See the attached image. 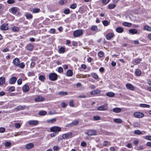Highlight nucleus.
<instances>
[{
  "label": "nucleus",
  "mask_w": 151,
  "mask_h": 151,
  "mask_svg": "<svg viewBox=\"0 0 151 151\" xmlns=\"http://www.w3.org/2000/svg\"><path fill=\"white\" fill-rule=\"evenodd\" d=\"M49 79L52 81H56L58 78V75L55 73H51L49 75Z\"/></svg>",
  "instance_id": "1"
},
{
  "label": "nucleus",
  "mask_w": 151,
  "mask_h": 151,
  "mask_svg": "<svg viewBox=\"0 0 151 151\" xmlns=\"http://www.w3.org/2000/svg\"><path fill=\"white\" fill-rule=\"evenodd\" d=\"M83 33V32L82 30H77L74 32L73 35L75 37H78L82 35Z\"/></svg>",
  "instance_id": "2"
},
{
  "label": "nucleus",
  "mask_w": 151,
  "mask_h": 151,
  "mask_svg": "<svg viewBox=\"0 0 151 151\" xmlns=\"http://www.w3.org/2000/svg\"><path fill=\"white\" fill-rule=\"evenodd\" d=\"M73 133L71 132H68L67 133L64 134L62 135V138L63 139H67L69 138H71L73 137Z\"/></svg>",
  "instance_id": "3"
},
{
  "label": "nucleus",
  "mask_w": 151,
  "mask_h": 151,
  "mask_svg": "<svg viewBox=\"0 0 151 151\" xmlns=\"http://www.w3.org/2000/svg\"><path fill=\"white\" fill-rule=\"evenodd\" d=\"M96 130L89 129L88 131L85 133L88 136L95 135L96 134Z\"/></svg>",
  "instance_id": "4"
},
{
  "label": "nucleus",
  "mask_w": 151,
  "mask_h": 151,
  "mask_svg": "<svg viewBox=\"0 0 151 151\" xmlns=\"http://www.w3.org/2000/svg\"><path fill=\"white\" fill-rule=\"evenodd\" d=\"M61 130V128L57 126H54L50 129V130L51 132H58L60 131Z\"/></svg>",
  "instance_id": "5"
},
{
  "label": "nucleus",
  "mask_w": 151,
  "mask_h": 151,
  "mask_svg": "<svg viewBox=\"0 0 151 151\" xmlns=\"http://www.w3.org/2000/svg\"><path fill=\"white\" fill-rule=\"evenodd\" d=\"M79 123V121L78 120H75L71 123L69 124H67L66 126L68 127H72L73 126H76Z\"/></svg>",
  "instance_id": "6"
},
{
  "label": "nucleus",
  "mask_w": 151,
  "mask_h": 151,
  "mask_svg": "<svg viewBox=\"0 0 151 151\" xmlns=\"http://www.w3.org/2000/svg\"><path fill=\"white\" fill-rule=\"evenodd\" d=\"M134 116L136 118H141L143 117L144 115L142 113L139 112H137L134 113Z\"/></svg>",
  "instance_id": "7"
},
{
  "label": "nucleus",
  "mask_w": 151,
  "mask_h": 151,
  "mask_svg": "<svg viewBox=\"0 0 151 151\" xmlns=\"http://www.w3.org/2000/svg\"><path fill=\"white\" fill-rule=\"evenodd\" d=\"M20 62V61L19 59L17 58H15L14 59L12 62L13 65L15 67H18Z\"/></svg>",
  "instance_id": "8"
},
{
  "label": "nucleus",
  "mask_w": 151,
  "mask_h": 151,
  "mask_svg": "<svg viewBox=\"0 0 151 151\" xmlns=\"http://www.w3.org/2000/svg\"><path fill=\"white\" fill-rule=\"evenodd\" d=\"M126 86L127 89L132 91H134L135 89V87L133 86L130 83L126 84Z\"/></svg>",
  "instance_id": "9"
},
{
  "label": "nucleus",
  "mask_w": 151,
  "mask_h": 151,
  "mask_svg": "<svg viewBox=\"0 0 151 151\" xmlns=\"http://www.w3.org/2000/svg\"><path fill=\"white\" fill-rule=\"evenodd\" d=\"M18 9V8L16 7H14L9 9V11L11 12L13 14H15Z\"/></svg>",
  "instance_id": "10"
},
{
  "label": "nucleus",
  "mask_w": 151,
  "mask_h": 151,
  "mask_svg": "<svg viewBox=\"0 0 151 151\" xmlns=\"http://www.w3.org/2000/svg\"><path fill=\"white\" fill-rule=\"evenodd\" d=\"M45 98L41 96H36L34 99L35 101L39 102L42 101L44 100Z\"/></svg>",
  "instance_id": "11"
},
{
  "label": "nucleus",
  "mask_w": 151,
  "mask_h": 151,
  "mask_svg": "<svg viewBox=\"0 0 151 151\" xmlns=\"http://www.w3.org/2000/svg\"><path fill=\"white\" fill-rule=\"evenodd\" d=\"M108 109L107 106H101L97 108V109L99 111H105Z\"/></svg>",
  "instance_id": "12"
},
{
  "label": "nucleus",
  "mask_w": 151,
  "mask_h": 151,
  "mask_svg": "<svg viewBox=\"0 0 151 151\" xmlns=\"http://www.w3.org/2000/svg\"><path fill=\"white\" fill-rule=\"evenodd\" d=\"M17 78L15 77H12L9 80V82L10 84H14L16 82Z\"/></svg>",
  "instance_id": "13"
},
{
  "label": "nucleus",
  "mask_w": 151,
  "mask_h": 151,
  "mask_svg": "<svg viewBox=\"0 0 151 151\" xmlns=\"http://www.w3.org/2000/svg\"><path fill=\"white\" fill-rule=\"evenodd\" d=\"M8 24L6 23L3 24L1 27V29L2 30H7L8 29Z\"/></svg>",
  "instance_id": "14"
},
{
  "label": "nucleus",
  "mask_w": 151,
  "mask_h": 151,
  "mask_svg": "<svg viewBox=\"0 0 151 151\" xmlns=\"http://www.w3.org/2000/svg\"><path fill=\"white\" fill-rule=\"evenodd\" d=\"M29 86L27 85H25L22 87V90L24 92H27L29 90Z\"/></svg>",
  "instance_id": "15"
},
{
  "label": "nucleus",
  "mask_w": 151,
  "mask_h": 151,
  "mask_svg": "<svg viewBox=\"0 0 151 151\" xmlns=\"http://www.w3.org/2000/svg\"><path fill=\"white\" fill-rule=\"evenodd\" d=\"M114 35V34L113 33H108L106 35V38L107 40H109L113 37Z\"/></svg>",
  "instance_id": "16"
},
{
  "label": "nucleus",
  "mask_w": 151,
  "mask_h": 151,
  "mask_svg": "<svg viewBox=\"0 0 151 151\" xmlns=\"http://www.w3.org/2000/svg\"><path fill=\"white\" fill-rule=\"evenodd\" d=\"M38 123V122L37 120H31L29 121L28 124L30 125H36Z\"/></svg>",
  "instance_id": "17"
},
{
  "label": "nucleus",
  "mask_w": 151,
  "mask_h": 151,
  "mask_svg": "<svg viewBox=\"0 0 151 151\" xmlns=\"http://www.w3.org/2000/svg\"><path fill=\"white\" fill-rule=\"evenodd\" d=\"M129 32L132 34H137L138 33V30L135 29H131L129 30Z\"/></svg>",
  "instance_id": "18"
},
{
  "label": "nucleus",
  "mask_w": 151,
  "mask_h": 151,
  "mask_svg": "<svg viewBox=\"0 0 151 151\" xmlns=\"http://www.w3.org/2000/svg\"><path fill=\"white\" fill-rule=\"evenodd\" d=\"M34 146V144L32 143L27 144L26 145V148L27 149H29L32 148Z\"/></svg>",
  "instance_id": "19"
},
{
  "label": "nucleus",
  "mask_w": 151,
  "mask_h": 151,
  "mask_svg": "<svg viewBox=\"0 0 151 151\" xmlns=\"http://www.w3.org/2000/svg\"><path fill=\"white\" fill-rule=\"evenodd\" d=\"M25 107V106H19L15 108V109L16 110V111H19L23 110L24 109Z\"/></svg>",
  "instance_id": "20"
},
{
  "label": "nucleus",
  "mask_w": 151,
  "mask_h": 151,
  "mask_svg": "<svg viewBox=\"0 0 151 151\" xmlns=\"http://www.w3.org/2000/svg\"><path fill=\"white\" fill-rule=\"evenodd\" d=\"M116 30L118 33H121L124 31V29L123 28L121 27H117L116 29Z\"/></svg>",
  "instance_id": "21"
},
{
  "label": "nucleus",
  "mask_w": 151,
  "mask_h": 151,
  "mask_svg": "<svg viewBox=\"0 0 151 151\" xmlns=\"http://www.w3.org/2000/svg\"><path fill=\"white\" fill-rule=\"evenodd\" d=\"M113 111L116 113H119L121 111V109L120 108L118 107H116L113 109Z\"/></svg>",
  "instance_id": "22"
},
{
  "label": "nucleus",
  "mask_w": 151,
  "mask_h": 151,
  "mask_svg": "<svg viewBox=\"0 0 151 151\" xmlns=\"http://www.w3.org/2000/svg\"><path fill=\"white\" fill-rule=\"evenodd\" d=\"M26 47L28 50L31 51L33 49V46L32 44H28L27 45Z\"/></svg>",
  "instance_id": "23"
},
{
  "label": "nucleus",
  "mask_w": 151,
  "mask_h": 151,
  "mask_svg": "<svg viewBox=\"0 0 151 151\" xmlns=\"http://www.w3.org/2000/svg\"><path fill=\"white\" fill-rule=\"evenodd\" d=\"M114 121L115 123L119 124L121 123L122 122H123L122 120L121 119L119 118H116L114 119Z\"/></svg>",
  "instance_id": "24"
},
{
  "label": "nucleus",
  "mask_w": 151,
  "mask_h": 151,
  "mask_svg": "<svg viewBox=\"0 0 151 151\" xmlns=\"http://www.w3.org/2000/svg\"><path fill=\"white\" fill-rule=\"evenodd\" d=\"M56 119L55 118L48 120L47 121V122L48 123H53L56 121Z\"/></svg>",
  "instance_id": "25"
},
{
  "label": "nucleus",
  "mask_w": 151,
  "mask_h": 151,
  "mask_svg": "<svg viewBox=\"0 0 151 151\" xmlns=\"http://www.w3.org/2000/svg\"><path fill=\"white\" fill-rule=\"evenodd\" d=\"M141 61V59L139 58L136 59L134 60H133V63L134 64H137L139 63L140 61Z\"/></svg>",
  "instance_id": "26"
},
{
  "label": "nucleus",
  "mask_w": 151,
  "mask_h": 151,
  "mask_svg": "<svg viewBox=\"0 0 151 151\" xmlns=\"http://www.w3.org/2000/svg\"><path fill=\"white\" fill-rule=\"evenodd\" d=\"M5 78L4 77L0 78V85H2L5 83Z\"/></svg>",
  "instance_id": "27"
},
{
  "label": "nucleus",
  "mask_w": 151,
  "mask_h": 151,
  "mask_svg": "<svg viewBox=\"0 0 151 151\" xmlns=\"http://www.w3.org/2000/svg\"><path fill=\"white\" fill-rule=\"evenodd\" d=\"M144 29L148 31H151V27L148 25H145L144 27Z\"/></svg>",
  "instance_id": "28"
},
{
  "label": "nucleus",
  "mask_w": 151,
  "mask_h": 151,
  "mask_svg": "<svg viewBox=\"0 0 151 151\" xmlns=\"http://www.w3.org/2000/svg\"><path fill=\"white\" fill-rule=\"evenodd\" d=\"M106 95L107 96L111 97H114L115 95L114 93L112 92H108Z\"/></svg>",
  "instance_id": "29"
},
{
  "label": "nucleus",
  "mask_w": 151,
  "mask_h": 151,
  "mask_svg": "<svg viewBox=\"0 0 151 151\" xmlns=\"http://www.w3.org/2000/svg\"><path fill=\"white\" fill-rule=\"evenodd\" d=\"M139 106L141 107H146L149 108L150 107V106L149 105L147 104H140L139 105Z\"/></svg>",
  "instance_id": "30"
},
{
  "label": "nucleus",
  "mask_w": 151,
  "mask_h": 151,
  "mask_svg": "<svg viewBox=\"0 0 151 151\" xmlns=\"http://www.w3.org/2000/svg\"><path fill=\"white\" fill-rule=\"evenodd\" d=\"M122 24L126 27H129L131 26V24L127 22H124L122 23Z\"/></svg>",
  "instance_id": "31"
},
{
  "label": "nucleus",
  "mask_w": 151,
  "mask_h": 151,
  "mask_svg": "<svg viewBox=\"0 0 151 151\" xmlns=\"http://www.w3.org/2000/svg\"><path fill=\"white\" fill-rule=\"evenodd\" d=\"M73 75V71L70 70H68L67 72V75L68 76H72Z\"/></svg>",
  "instance_id": "32"
},
{
  "label": "nucleus",
  "mask_w": 151,
  "mask_h": 151,
  "mask_svg": "<svg viewBox=\"0 0 151 151\" xmlns=\"http://www.w3.org/2000/svg\"><path fill=\"white\" fill-rule=\"evenodd\" d=\"M58 94L60 96H64L67 95L68 93L64 91H60L58 93Z\"/></svg>",
  "instance_id": "33"
},
{
  "label": "nucleus",
  "mask_w": 151,
  "mask_h": 151,
  "mask_svg": "<svg viewBox=\"0 0 151 151\" xmlns=\"http://www.w3.org/2000/svg\"><path fill=\"white\" fill-rule=\"evenodd\" d=\"M65 48L61 47L59 50V51L60 53H63L65 52Z\"/></svg>",
  "instance_id": "34"
},
{
  "label": "nucleus",
  "mask_w": 151,
  "mask_h": 151,
  "mask_svg": "<svg viewBox=\"0 0 151 151\" xmlns=\"http://www.w3.org/2000/svg\"><path fill=\"white\" fill-rule=\"evenodd\" d=\"M25 66V65L24 63L23 62H22L21 63H19V66L18 67H19V68H21L23 69V68Z\"/></svg>",
  "instance_id": "35"
},
{
  "label": "nucleus",
  "mask_w": 151,
  "mask_h": 151,
  "mask_svg": "<svg viewBox=\"0 0 151 151\" xmlns=\"http://www.w3.org/2000/svg\"><path fill=\"white\" fill-rule=\"evenodd\" d=\"M135 73L136 76H139L141 74V72L139 69H137L136 70Z\"/></svg>",
  "instance_id": "36"
},
{
  "label": "nucleus",
  "mask_w": 151,
  "mask_h": 151,
  "mask_svg": "<svg viewBox=\"0 0 151 151\" xmlns=\"http://www.w3.org/2000/svg\"><path fill=\"white\" fill-rule=\"evenodd\" d=\"M91 29L93 31H96L98 29V27L96 26H92L91 28Z\"/></svg>",
  "instance_id": "37"
},
{
  "label": "nucleus",
  "mask_w": 151,
  "mask_h": 151,
  "mask_svg": "<svg viewBox=\"0 0 151 151\" xmlns=\"http://www.w3.org/2000/svg\"><path fill=\"white\" fill-rule=\"evenodd\" d=\"M47 113L46 111H42L39 112V114L40 116H44Z\"/></svg>",
  "instance_id": "38"
},
{
  "label": "nucleus",
  "mask_w": 151,
  "mask_h": 151,
  "mask_svg": "<svg viewBox=\"0 0 151 151\" xmlns=\"http://www.w3.org/2000/svg\"><path fill=\"white\" fill-rule=\"evenodd\" d=\"M136 150H142L144 149V148L143 146H139L135 148Z\"/></svg>",
  "instance_id": "39"
},
{
  "label": "nucleus",
  "mask_w": 151,
  "mask_h": 151,
  "mask_svg": "<svg viewBox=\"0 0 151 151\" xmlns=\"http://www.w3.org/2000/svg\"><path fill=\"white\" fill-rule=\"evenodd\" d=\"M39 79L41 81H44L45 79V78L44 76L40 75L39 77Z\"/></svg>",
  "instance_id": "40"
},
{
  "label": "nucleus",
  "mask_w": 151,
  "mask_h": 151,
  "mask_svg": "<svg viewBox=\"0 0 151 151\" xmlns=\"http://www.w3.org/2000/svg\"><path fill=\"white\" fill-rule=\"evenodd\" d=\"M133 126L135 127H139L140 124L139 122H135L133 123Z\"/></svg>",
  "instance_id": "41"
},
{
  "label": "nucleus",
  "mask_w": 151,
  "mask_h": 151,
  "mask_svg": "<svg viewBox=\"0 0 151 151\" xmlns=\"http://www.w3.org/2000/svg\"><path fill=\"white\" fill-rule=\"evenodd\" d=\"M108 6L109 9H111L114 8L116 7V5L114 4H111Z\"/></svg>",
  "instance_id": "42"
},
{
  "label": "nucleus",
  "mask_w": 151,
  "mask_h": 151,
  "mask_svg": "<svg viewBox=\"0 0 151 151\" xmlns=\"http://www.w3.org/2000/svg\"><path fill=\"white\" fill-rule=\"evenodd\" d=\"M134 134L137 135H140L142 134V132L139 130H137L134 131Z\"/></svg>",
  "instance_id": "43"
},
{
  "label": "nucleus",
  "mask_w": 151,
  "mask_h": 151,
  "mask_svg": "<svg viewBox=\"0 0 151 151\" xmlns=\"http://www.w3.org/2000/svg\"><path fill=\"white\" fill-rule=\"evenodd\" d=\"M103 24L105 26H107L109 24V22L107 20H104L103 21Z\"/></svg>",
  "instance_id": "44"
},
{
  "label": "nucleus",
  "mask_w": 151,
  "mask_h": 151,
  "mask_svg": "<svg viewBox=\"0 0 151 151\" xmlns=\"http://www.w3.org/2000/svg\"><path fill=\"white\" fill-rule=\"evenodd\" d=\"M91 75L92 77L95 79H97L98 78V76L95 73H93Z\"/></svg>",
  "instance_id": "45"
},
{
  "label": "nucleus",
  "mask_w": 151,
  "mask_h": 151,
  "mask_svg": "<svg viewBox=\"0 0 151 151\" xmlns=\"http://www.w3.org/2000/svg\"><path fill=\"white\" fill-rule=\"evenodd\" d=\"M40 11V9L39 8H35L32 11V12L33 13H37L39 12Z\"/></svg>",
  "instance_id": "46"
},
{
  "label": "nucleus",
  "mask_w": 151,
  "mask_h": 151,
  "mask_svg": "<svg viewBox=\"0 0 151 151\" xmlns=\"http://www.w3.org/2000/svg\"><path fill=\"white\" fill-rule=\"evenodd\" d=\"M77 6L76 4H74L72 5H71L70 6V8L72 9H76Z\"/></svg>",
  "instance_id": "47"
},
{
  "label": "nucleus",
  "mask_w": 151,
  "mask_h": 151,
  "mask_svg": "<svg viewBox=\"0 0 151 151\" xmlns=\"http://www.w3.org/2000/svg\"><path fill=\"white\" fill-rule=\"evenodd\" d=\"M26 17L27 19H31L32 18V15L30 13L27 14Z\"/></svg>",
  "instance_id": "48"
},
{
  "label": "nucleus",
  "mask_w": 151,
  "mask_h": 151,
  "mask_svg": "<svg viewBox=\"0 0 151 151\" xmlns=\"http://www.w3.org/2000/svg\"><path fill=\"white\" fill-rule=\"evenodd\" d=\"M11 143L10 142H7L5 143V146L6 147H10L11 146Z\"/></svg>",
  "instance_id": "49"
},
{
  "label": "nucleus",
  "mask_w": 151,
  "mask_h": 151,
  "mask_svg": "<svg viewBox=\"0 0 151 151\" xmlns=\"http://www.w3.org/2000/svg\"><path fill=\"white\" fill-rule=\"evenodd\" d=\"M104 52L102 51H100L98 53V56L99 57H102L104 56Z\"/></svg>",
  "instance_id": "50"
},
{
  "label": "nucleus",
  "mask_w": 151,
  "mask_h": 151,
  "mask_svg": "<svg viewBox=\"0 0 151 151\" xmlns=\"http://www.w3.org/2000/svg\"><path fill=\"white\" fill-rule=\"evenodd\" d=\"M15 2V0H8L7 3L9 4H13Z\"/></svg>",
  "instance_id": "51"
},
{
  "label": "nucleus",
  "mask_w": 151,
  "mask_h": 151,
  "mask_svg": "<svg viewBox=\"0 0 151 151\" xmlns=\"http://www.w3.org/2000/svg\"><path fill=\"white\" fill-rule=\"evenodd\" d=\"M15 90V87L14 86H11L8 89V91L9 92L13 91Z\"/></svg>",
  "instance_id": "52"
},
{
  "label": "nucleus",
  "mask_w": 151,
  "mask_h": 151,
  "mask_svg": "<svg viewBox=\"0 0 151 151\" xmlns=\"http://www.w3.org/2000/svg\"><path fill=\"white\" fill-rule=\"evenodd\" d=\"M69 105L70 107H74V104L73 103V100L70 101L69 102Z\"/></svg>",
  "instance_id": "53"
},
{
  "label": "nucleus",
  "mask_w": 151,
  "mask_h": 151,
  "mask_svg": "<svg viewBox=\"0 0 151 151\" xmlns=\"http://www.w3.org/2000/svg\"><path fill=\"white\" fill-rule=\"evenodd\" d=\"M19 28L17 27H14L12 28V30L14 31H18L19 30Z\"/></svg>",
  "instance_id": "54"
},
{
  "label": "nucleus",
  "mask_w": 151,
  "mask_h": 151,
  "mask_svg": "<svg viewBox=\"0 0 151 151\" xmlns=\"http://www.w3.org/2000/svg\"><path fill=\"white\" fill-rule=\"evenodd\" d=\"M93 119L95 120H98L100 119V117L99 116H93Z\"/></svg>",
  "instance_id": "55"
},
{
  "label": "nucleus",
  "mask_w": 151,
  "mask_h": 151,
  "mask_svg": "<svg viewBox=\"0 0 151 151\" xmlns=\"http://www.w3.org/2000/svg\"><path fill=\"white\" fill-rule=\"evenodd\" d=\"M70 12V10L69 9H66L64 10V13L65 14H68Z\"/></svg>",
  "instance_id": "56"
},
{
  "label": "nucleus",
  "mask_w": 151,
  "mask_h": 151,
  "mask_svg": "<svg viewBox=\"0 0 151 151\" xmlns=\"http://www.w3.org/2000/svg\"><path fill=\"white\" fill-rule=\"evenodd\" d=\"M34 72L33 71L29 72L28 73V75L29 76H32L35 75Z\"/></svg>",
  "instance_id": "57"
},
{
  "label": "nucleus",
  "mask_w": 151,
  "mask_h": 151,
  "mask_svg": "<svg viewBox=\"0 0 151 151\" xmlns=\"http://www.w3.org/2000/svg\"><path fill=\"white\" fill-rule=\"evenodd\" d=\"M21 126L20 124L19 123H17L15 124V127L17 128H19Z\"/></svg>",
  "instance_id": "58"
},
{
  "label": "nucleus",
  "mask_w": 151,
  "mask_h": 151,
  "mask_svg": "<svg viewBox=\"0 0 151 151\" xmlns=\"http://www.w3.org/2000/svg\"><path fill=\"white\" fill-rule=\"evenodd\" d=\"M67 104H66L65 102H62L61 103L62 107L63 108H65L66 107V106L67 105Z\"/></svg>",
  "instance_id": "59"
},
{
  "label": "nucleus",
  "mask_w": 151,
  "mask_h": 151,
  "mask_svg": "<svg viewBox=\"0 0 151 151\" xmlns=\"http://www.w3.org/2000/svg\"><path fill=\"white\" fill-rule=\"evenodd\" d=\"M53 149L54 151H57L59 149V147L56 146H54Z\"/></svg>",
  "instance_id": "60"
},
{
  "label": "nucleus",
  "mask_w": 151,
  "mask_h": 151,
  "mask_svg": "<svg viewBox=\"0 0 151 151\" xmlns=\"http://www.w3.org/2000/svg\"><path fill=\"white\" fill-rule=\"evenodd\" d=\"M5 129L3 127H1L0 128V132L1 133H3L5 132Z\"/></svg>",
  "instance_id": "61"
},
{
  "label": "nucleus",
  "mask_w": 151,
  "mask_h": 151,
  "mask_svg": "<svg viewBox=\"0 0 151 151\" xmlns=\"http://www.w3.org/2000/svg\"><path fill=\"white\" fill-rule=\"evenodd\" d=\"M109 1V0H102V3H103L105 4L106 5L107 3H108Z\"/></svg>",
  "instance_id": "62"
},
{
  "label": "nucleus",
  "mask_w": 151,
  "mask_h": 151,
  "mask_svg": "<svg viewBox=\"0 0 151 151\" xmlns=\"http://www.w3.org/2000/svg\"><path fill=\"white\" fill-rule=\"evenodd\" d=\"M101 92V91L99 90H96L94 91V93L95 95L100 93Z\"/></svg>",
  "instance_id": "63"
},
{
  "label": "nucleus",
  "mask_w": 151,
  "mask_h": 151,
  "mask_svg": "<svg viewBox=\"0 0 151 151\" xmlns=\"http://www.w3.org/2000/svg\"><path fill=\"white\" fill-rule=\"evenodd\" d=\"M146 139L151 141V136H146L145 137Z\"/></svg>",
  "instance_id": "64"
}]
</instances>
